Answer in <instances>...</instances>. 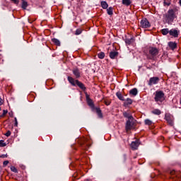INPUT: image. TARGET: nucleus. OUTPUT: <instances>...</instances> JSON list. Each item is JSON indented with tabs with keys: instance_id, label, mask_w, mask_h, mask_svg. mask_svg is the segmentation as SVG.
<instances>
[{
	"instance_id": "1",
	"label": "nucleus",
	"mask_w": 181,
	"mask_h": 181,
	"mask_svg": "<svg viewBox=\"0 0 181 181\" xmlns=\"http://www.w3.org/2000/svg\"><path fill=\"white\" fill-rule=\"evenodd\" d=\"M85 95L86 98V103L91 108L92 111H95L98 117L99 118H103V112L101 111V109L100 107H95L94 102L91 98H90V95H88L87 92H85Z\"/></svg>"
},
{
	"instance_id": "2",
	"label": "nucleus",
	"mask_w": 181,
	"mask_h": 181,
	"mask_svg": "<svg viewBox=\"0 0 181 181\" xmlns=\"http://www.w3.org/2000/svg\"><path fill=\"white\" fill-rule=\"evenodd\" d=\"M154 101L158 105H162L163 102L166 99V96H165V93L162 90H156L154 93Z\"/></svg>"
},
{
	"instance_id": "3",
	"label": "nucleus",
	"mask_w": 181,
	"mask_h": 181,
	"mask_svg": "<svg viewBox=\"0 0 181 181\" xmlns=\"http://www.w3.org/2000/svg\"><path fill=\"white\" fill-rule=\"evenodd\" d=\"M67 80L71 86H78V87H79L81 90H83V91H86V90H87V88H86V86H84V83H83L77 79H74V78L71 76H68Z\"/></svg>"
},
{
	"instance_id": "4",
	"label": "nucleus",
	"mask_w": 181,
	"mask_h": 181,
	"mask_svg": "<svg viewBox=\"0 0 181 181\" xmlns=\"http://www.w3.org/2000/svg\"><path fill=\"white\" fill-rule=\"evenodd\" d=\"M164 18H165L167 23H172L175 21V18H177L175 10L169 9L167 13L164 15Z\"/></svg>"
},
{
	"instance_id": "5",
	"label": "nucleus",
	"mask_w": 181,
	"mask_h": 181,
	"mask_svg": "<svg viewBox=\"0 0 181 181\" xmlns=\"http://www.w3.org/2000/svg\"><path fill=\"white\" fill-rule=\"evenodd\" d=\"M159 54V49L156 47H149L147 59L148 60H155V58Z\"/></svg>"
},
{
	"instance_id": "6",
	"label": "nucleus",
	"mask_w": 181,
	"mask_h": 181,
	"mask_svg": "<svg viewBox=\"0 0 181 181\" xmlns=\"http://www.w3.org/2000/svg\"><path fill=\"white\" fill-rule=\"evenodd\" d=\"M125 129L126 132H129V131H131L132 129H135V122H134V120H127Z\"/></svg>"
},
{
	"instance_id": "7",
	"label": "nucleus",
	"mask_w": 181,
	"mask_h": 181,
	"mask_svg": "<svg viewBox=\"0 0 181 181\" xmlns=\"http://www.w3.org/2000/svg\"><path fill=\"white\" fill-rule=\"evenodd\" d=\"M78 144L81 146L82 149H88L90 146V144L87 143V139L82 138L78 139Z\"/></svg>"
},
{
	"instance_id": "8",
	"label": "nucleus",
	"mask_w": 181,
	"mask_h": 181,
	"mask_svg": "<svg viewBox=\"0 0 181 181\" xmlns=\"http://www.w3.org/2000/svg\"><path fill=\"white\" fill-rule=\"evenodd\" d=\"M140 28H142L143 29H148V28H151V23L148 19L143 18L140 21Z\"/></svg>"
},
{
	"instance_id": "9",
	"label": "nucleus",
	"mask_w": 181,
	"mask_h": 181,
	"mask_svg": "<svg viewBox=\"0 0 181 181\" xmlns=\"http://www.w3.org/2000/svg\"><path fill=\"white\" fill-rule=\"evenodd\" d=\"M179 173H177L176 170H173L170 171V176L168 181H176L179 178L177 177Z\"/></svg>"
},
{
	"instance_id": "10",
	"label": "nucleus",
	"mask_w": 181,
	"mask_h": 181,
	"mask_svg": "<svg viewBox=\"0 0 181 181\" xmlns=\"http://www.w3.org/2000/svg\"><path fill=\"white\" fill-rule=\"evenodd\" d=\"M160 81V79L159 78V77L158 76H153L150 78L148 84V86H155L156 84H158V83H159V81Z\"/></svg>"
},
{
	"instance_id": "11",
	"label": "nucleus",
	"mask_w": 181,
	"mask_h": 181,
	"mask_svg": "<svg viewBox=\"0 0 181 181\" xmlns=\"http://www.w3.org/2000/svg\"><path fill=\"white\" fill-rule=\"evenodd\" d=\"M165 119L167 121L168 124L170 125V127H173V118L172 116H170V115L165 114Z\"/></svg>"
},
{
	"instance_id": "12",
	"label": "nucleus",
	"mask_w": 181,
	"mask_h": 181,
	"mask_svg": "<svg viewBox=\"0 0 181 181\" xmlns=\"http://www.w3.org/2000/svg\"><path fill=\"white\" fill-rule=\"evenodd\" d=\"M72 73L74 76H75L76 78H80L81 77V71H80V69L78 68H75L72 70Z\"/></svg>"
},
{
	"instance_id": "13",
	"label": "nucleus",
	"mask_w": 181,
	"mask_h": 181,
	"mask_svg": "<svg viewBox=\"0 0 181 181\" xmlns=\"http://www.w3.org/2000/svg\"><path fill=\"white\" fill-rule=\"evenodd\" d=\"M141 143H139V140H136L135 141H132L130 146L133 151H136L138 147L139 146Z\"/></svg>"
},
{
	"instance_id": "14",
	"label": "nucleus",
	"mask_w": 181,
	"mask_h": 181,
	"mask_svg": "<svg viewBox=\"0 0 181 181\" xmlns=\"http://www.w3.org/2000/svg\"><path fill=\"white\" fill-rule=\"evenodd\" d=\"M123 116L124 118H127V121H134V117L129 111L123 112Z\"/></svg>"
},
{
	"instance_id": "15",
	"label": "nucleus",
	"mask_w": 181,
	"mask_h": 181,
	"mask_svg": "<svg viewBox=\"0 0 181 181\" xmlns=\"http://www.w3.org/2000/svg\"><path fill=\"white\" fill-rule=\"evenodd\" d=\"M179 30L176 29H171L169 32L170 36H173V37H179Z\"/></svg>"
},
{
	"instance_id": "16",
	"label": "nucleus",
	"mask_w": 181,
	"mask_h": 181,
	"mask_svg": "<svg viewBox=\"0 0 181 181\" xmlns=\"http://www.w3.org/2000/svg\"><path fill=\"white\" fill-rule=\"evenodd\" d=\"M109 56L110 57V59H117V57H118V52L117 51H112L110 52Z\"/></svg>"
},
{
	"instance_id": "17",
	"label": "nucleus",
	"mask_w": 181,
	"mask_h": 181,
	"mask_svg": "<svg viewBox=\"0 0 181 181\" xmlns=\"http://www.w3.org/2000/svg\"><path fill=\"white\" fill-rule=\"evenodd\" d=\"M168 46L171 50H175L177 47V44L176 42H168Z\"/></svg>"
},
{
	"instance_id": "18",
	"label": "nucleus",
	"mask_w": 181,
	"mask_h": 181,
	"mask_svg": "<svg viewBox=\"0 0 181 181\" xmlns=\"http://www.w3.org/2000/svg\"><path fill=\"white\" fill-rule=\"evenodd\" d=\"M137 94H138V89L136 88L129 90V95H133L134 97H135V95H136Z\"/></svg>"
},
{
	"instance_id": "19",
	"label": "nucleus",
	"mask_w": 181,
	"mask_h": 181,
	"mask_svg": "<svg viewBox=\"0 0 181 181\" xmlns=\"http://www.w3.org/2000/svg\"><path fill=\"white\" fill-rule=\"evenodd\" d=\"M100 6L103 8V9H107L108 8V4L105 1H102L100 2Z\"/></svg>"
},
{
	"instance_id": "20",
	"label": "nucleus",
	"mask_w": 181,
	"mask_h": 181,
	"mask_svg": "<svg viewBox=\"0 0 181 181\" xmlns=\"http://www.w3.org/2000/svg\"><path fill=\"white\" fill-rule=\"evenodd\" d=\"M116 95L117 98H119V100H120L121 101H125V98H124L121 92H117Z\"/></svg>"
},
{
	"instance_id": "21",
	"label": "nucleus",
	"mask_w": 181,
	"mask_h": 181,
	"mask_svg": "<svg viewBox=\"0 0 181 181\" xmlns=\"http://www.w3.org/2000/svg\"><path fill=\"white\" fill-rule=\"evenodd\" d=\"M52 42L54 43V45H55V46H60V40H59L57 38H52Z\"/></svg>"
},
{
	"instance_id": "22",
	"label": "nucleus",
	"mask_w": 181,
	"mask_h": 181,
	"mask_svg": "<svg viewBox=\"0 0 181 181\" xmlns=\"http://www.w3.org/2000/svg\"><path fill=\"white\" fill-rule=\"evenodd\" d=\"M151 112L154 114V115H160L162 114V112L159 109H154Z\"/></svg>"
},
{
	"instance_id": "23",
	"label": "nucleus",
	"mask_w": 181,
	"mask_h": 181,
	"mask_svg": "<svg viewBox=\"0 0 181 181\" xmlns=\"http://www.w3.org/2000/svg\"><path fill=\"white\" fill-rule=\"evenodd\" d=\"M122 4L125 5V6H129L131 4H132V1L131 0H122Z\"/></svg>"
},
{
	"instance_id": "24",
	"label": "nucleus",
	"mask_w": 181,
	"mask_h": 181,
	"mask_svg": "<svg viewBox=\"0 0 181 181\" xmlns=\"http://www.w3.org/2000/svg\"><path fill=\"white\" fill-rule=\"evenodd\" d=\"M133 101L131 98H127L126 101L124 102V105L128 106L131 105L132 104Z\"/></svg>"
},
{
	"instance_id": "25",
	"label": "nucleus",
	"mask_w": 181,
	"mask_h": 181,
	"mask_svg": "<svg viewBox=\"0 0 181 181\" xmlns=\"http://www.w3.org/2000/svg\"><path fill=\"white\" fill-rule=\"evenodd\" d=\"M169 32H170V30H169V28H164L161 30V33L162 35H168V33H169Z\"/></svg>"
},
{
	"instance_id": "26",
	"label": "nucleus",
	"mask_w": 181,
	"mask_h": 181,
	"mask_svg": "<svg viewBox=\"0 0 181 181\" xmlns=\"http://www.w3.org/2000/svg\"><path fill=\"white\" fill-rule=\"evenodd\" d=\"M107 9V14L109 15H113L114 14V8L112 7H109L108 8H106Z\"/></svg>"
},
{
	"instance_id": "27",
	"label": "nucleus",
	"mask_w": 181,
	"mask_h": 181,
	"mask_svg": "<svg viewBox=\"0 0 181 181\" xmlns=\"http://www.w3.org/2000/svg\"><path fill=\"white\" fill-rule=\"evenodd\" d=\"M22 5H21V8H23V9H26L28 8V2L25 0H22Z\"/></svg>"
},
{
	"instance_id": "28",
	"label": "nucleus",
	"mask_w": 181,
	"mask_h": 181,
	"mask_svg": "<svg viewBox=\"0 0 181 181\" xmlns=\"http://www.w3.org/2000/svg\"><path fill=\"white\" fill-rule=\"evenodd\" d=\"M144 124H145V125H148V127H151V125H152L153 122L151 119H146L144 121Z\"/></svg>"
},
{
	"instance_id": "29",
	"label": "nucleus",
	"mask_w": 181,
	"mask_h": 181,
	"mask_svg": "<svg viewBox=\"0 0 181 181\" xmlns=\"http://www.w3.org/2000/svg\"><path fill=\"white\" fill-rule=\"evenodd\" d=\"M98 59H104V57H105V53L103 52L98 53Z\"/></svg>"
},
{
	"instance_id": "30",
	"label": "nucleus",
	"mask_w": 181,
	"mask_h": 181,
	"mask_svg": "<svg viewBox=\"0 0 181 181\" xmlns=\"http://www.w3.org/2000/svg\"><path fill=\"white\" fill-rule=\"evenodd\" d=\"M81 33H83V29L81 28H78L76 29V30L75 31V35L76 36H78V35H81Z\"/></svg>"
},
{
	"instance_id": "31",
	"label": "nucleus",
	"mask_w": 181,
	"mask_h": 181,
	"mask_svg": "<svg viewBox=\"0 0 181 181\" xmlns=\"http://www.w3.org/2000/svg\"><path fill=\"white\" fill-rule=\"evenodd\" d=\"M125 43L126 45H132V43H134V38L126 39Z\"/></svg>"
},
{
	"instance_id": "32",
	"label": "nucleus",
	"mask_w": 181,
	"mask_h": 181,
	"mask_svg": "<svg viewBox=\"0 0 181 181\" xmlns=\"http://www.w3.org/2000/svg\"><path fill=\"white\" fill-rule=\"evenodd\" d=\"M6 146V143L4 140H0V148Z\"/></svg>"
},
{
	"instance_id": "33",
	"label": "nucleus",
	"mask_w": 181,
	"mask_h": 181,
	"mask_svg": "<svg viewBox=\"0 0 181 181\" xmlns=\"http://www.w3.org/2000/svg\"><path fill=\"white\" fill-rule=\"evenodd\" d=\"M103 103L105 104V105H110V104H111V100L108 99H104Z\"/></svg>"
},
{
	"instance_id": "34",
	"label": "nucleus",
	"mask_w": 181,
	"mask_h": 181,
	"mask_svg": "<svg viewBox=\"0 0 181 181\" xmlns=\"http://www.w3.org/2000/svg\"><path fill=\"white\" fill-rule=\"evenodd\" d=\"M11 172H13L14 173H18V169H16L15 168V166H11Z\"/></svg>"
},
{
	"instance_id": "35",
	"label": "nucleus",
	"mask_w": 181,
	"mask_h": 181,
	"mask_svg": "<svg viewBox=\"0 0 181 181\" xmlns=\"http://www.w3.org/2000/svg\"><path fill=\"white\" fill-rule=\"evenodd\" d=\"M6 114H8V110H4L3 114L0 115L1 118H4V117H5V115H6Z\"/></svg>"
},
{
	"instance_id": "36",
	"label": "nucleus",
	"mask_w": 181,
	"mask_h": 181,
	"mask_svg": "<svg viewBox=\"0 0 181 181\" xmlns=\"http://www.w3.org/2000/svg\"><path fill=\"white\" fill-rule=\"evenodd\" d=\"M11 2H13L15 5H19V0H11Z\"/></svg>"
},
{
	"instance_id": "37",
	"label": "nucleus",
	"mask_w": 181,
	"mask_h": 181,
	"mask_svg": "<svg viewBox=\"0 0 181 181\" xmlns=\"http://www.w3.org/2000/svg\"><path fill=\"white\" fill-rule=\"evenodd\" d=\"M14 127H18V119H16V117L14 118Z\"/></svg>"
},
{
	"instance_id": "38",
	"label": "nucleus",
	"mask_w": 181,
	"mask_h": 181,
	"mask_svg": "<svg viewBox=\"0 0 181 181\" xmlns=\"http://www.w3.org/2000/svg\"><path fill=\"white\" fill-rule=\"evenodd\" d=\"M11 131L8 130V131H7V132L5 134V136H11Z\"/></svg>"
},
{
	"instance_id": "39",
	"label": "nucleus",
	"mask_w": 181,
	"mask_h": 181,
	"mask_svg": "<svg viewBox=\"0 0 181 181\" xmlns=\"http://www.w3.org/2000/svg\"><path fill=\"white\" fill-rule=\"evenodd\" d=\"M8 163H9V161L5 160V161H4L3 165H4V166H7Z\"/></svg>"
},
{
	"instance_id": "40",
	"label": "nucleus",
	"mask_w": 181,
	"mask_h": 181,
	"mask_svg": "<svg viewBox=\"0 0 181 181\" xmlns=\"http://www.w3.org/2000/svg\"><path fill=\"white\" fill-rule=\"evenodd\" d=\"M8 115H9V117H11V118H13V112H10L8 113Z\"/></svg>"
},
{
	"instance_id": "41",
	"label": "nucleus",
	"mask_w": 181,
	"mask_h": 181,
	"mask_svg": "<svg viewBox=\"0 0 181 181\" xmlns=\"http://www.w3.org/2000/svg\"><path fill=\"white\" fill-rule=\"evenodd\" d=\"M1 158H8V155L7 154H2L1 156Z\"/></svg>"
},
{
	"instance_id": "42",
	"label": "nucleus",
	"mask_w": 181,
	"mask_h": 181,
	"mask_svg": "<svg viewBox=\"0 0 181 181\" xmlns=\"http://www.w3.org/2000/svg\"><path fill=\"white\" fill-rule=\"evenodd\" d=\"M2 104H4V100L0 98V105H2Z\"/></svg>"
},
{
	"instance_id": "43",
	"label": "nucleus",
	"mask_w": 181,
	"mask_h": 181,
	"mask_svg": "<svg viewBox=\"0 0 181 181\" xmlns=\"http://www.w3.org/2000/svg\"><path fill=\"white\" fill-rule=\"evenodd\" d=\"M165 5H167L168 6H169V5H170V3H166V1L164 2Z\"/></svg>"
},
{
	"instance_id": "44",
	"label": "nucleus",
	"mask_w": 181,
	"mask_h": 181,
	"mask_svg": "<svg viewBox=\"0 0 181 181\" xmlns=\"http://www.w3.org/2000/svg\"><path fill=\"white\" fill-rule=\"evenodd\" d=\"M179 4L181 6V0L179 1Z\"/></svg>"
},
{
	"instance_id": "45",
	"label": "nucleus",
	"mask_w": 181,
	"mask_h": 181,
	"mask_svg": "<svg viewBox=\"0 0 181 181\" xmlns=\"http://www.w3.org/2000/svg\"><path fill=\"white\" fill-rule=\"evenodd\" d=\"M0 111H1V107H0Z\"/></svg>"
},
{
	"instance_id": "46",
	"label": "nucleus",
	"mask_w": 181,
	"mask_h": 181,
	"mask_svg": "<svg viewBox=\"0 0 181 181\" xmlns=\"http://www.w3.org/2000/svg\"><path fill=\"white\" fill-rule=\"evenodd\" d=\"M1 156H0V158H1Z\"/></svg>"
}]
</instances>
